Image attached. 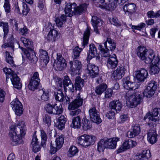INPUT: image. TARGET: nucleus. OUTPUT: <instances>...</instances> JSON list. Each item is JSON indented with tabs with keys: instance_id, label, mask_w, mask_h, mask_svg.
I'll list each match as a JSON object with an SVG mask.
<instances>
[{
	"instance_id": "7ed1b4c3",
	"label": "nucleus",
	"mask_w": 160,
	"mask_h": 160,
	"mask_svg": "<svg viewBox=\"0 0 160 160\" xmlns=\"http://www.w3.org/2000/svg\"><path fill=\"white\" fill-rule=\"evenodd\" d=\"M136 52L139 58L142 60H145V63L147 64L150 63L152 61L151 59L155 55L152 51H148L145 47L142 46L137 48Z\"/></svg>"
},
{
	"instance_id": "cd10ccee",
	"label": "nucleus",
	"mask_w": 160,
	"mask_h": 160,
	"mask_svg": "<svg viewBox=\"0 0 160 160\" xmlns=\"http://www.w3.org/2000/svg\"><path fill=\"white\" fill-rule=\"evenodd\" d=\"M122 104L119 100L113 101L109 104L110 108L115 111L117 112L120 111L122 108Z\"/></svg>"
},
{
	"instance_id": "c9c22d12",
	"label": "nucleus",
	"mask_w": 160,
	"mask_h": 160,
	"mask_svg": "<svg viewBox=\"0 0 160 160\" xmlns=\"http://www.w3.org/2000/svg\"><path fill=\"white\" fill-rule=\"evenodd\" d=\"M66 122V118L64 116H61L58 118L57 124V127L60 130H62L64 128L65 124Z\"/></svg>"
},
{
	"instance_id": "de8ad7c7",
	"label": "nucleus",
	"mask_w": 160,
	"mask_h": 160,
	"mask_svg": "<svg viewBox=\"0 0 160 160\" xmlns=\"http://www.w3.org/2000/svg\"><path fill=\"white\" fill-rule=\"evenodd\" d=\"M82 50V49L78 46L76 47L73 49L72 57L74 59L77 58L79 57L80 53Z\"/></svg>"
},
{
	"instance_id": "79ce46f5",
	"label": "nucleus",
	"mask_w": 160,
	"mask_h": 160,
	"mask_svg": "<svg viewBox=\"0 0 160 160\" xmlns=\"http://www.w3.org/2000/svg\"><path fill=\"white\" fill-rule=\"evenodd\" d=\"M82 121V127L84 130L86 131L90 129L92 127V125L90 121L87 119L86 117L84 118Z\"/></svg>"
},
{
	"instance_id": "dca6fc26",
	"label": "nucleus",
	"mask_w": 160,
	"mask_h": 160,
	"mask_svg": "<svg viewBox=\"0 0 160 160\" xmlns=\"http://www.w3.org/2000/svg\"><path fill=\"white\" fill-rule=\"evenodd\" d=\"M119 140V138L117 137L107 139L105 140L106 148L110 149L115 148L117 145V142Z\"/></svg>"
},
{
	"instance_id": "864d4df0",
	"label": "nucleus",
	"mask_w": 160,
	"mask_h": 160,
	"mask_svg": "<svg viewBox=\"0 0 160 160\" xmlns=\"http://www.w3.org/2000/svg\"><path fill=\"white\" fill-rule=\"evenodd\" d=\"M3 8L5 12L7 13H10L11 12V7L9 0H4Z\"/></svg>"
},
{
	"instance_id": "5fc2aeb1",
	"label": "nucleus",
	"mask_w": 160,
	"mask_h": 160,
	"mask_svg": "<svg viewBox=\"0 0 160 160\" xmlns=\"http://www.w3.org/2000/svg\"><path fill=\"white\" fill-rule=\"evenodd\" d=\"M0 26L3 27V31L4 32V38L8 32V23L1 22L0 23Z\"/></svg>"
},
{
	"instance_id": "4be33fe9",
	"label": "nucleus",
	"mask_w": 160,
	"mask_h": 160,
	"mask_svg": "<svg viewBox=\"0 0 160 160\" xmlns=\"http://www.w3.org/2000/svg\"><path fill=\"white\" fill-rule=\"evenodd\" d=\"M123 9L126 14L131 16L136 10V6L134 3H128L123 7Z\"/></svg>"
},
{
	"instance_id": "bb28decb",
	"label": "nucleus",
	"mask_w": 160,
	"mask_h": 160,
	"mask_svg": "<svg viewBox=\"0 0 160 160\" xmlns=\"http://www.w3.org/2000/svg\"><path fill=\"white\" fill-rule=\"evenodd\" d=\"M151 157V154L149 150H144L141 154L137 155L135 156L136 160L142 159L146 160L148 159Z\"/></svg>"
},
{
	"instance_id": "f257e3e1",
	"label": "nucleus",
	"mask_w": 160,
	"mask_h": 160,
	"mask_svg": "<svg viewBox=\"0 0 160 160\" xmlns=\"http://www.w3.org/2000/svg\"><path fill=\"white\" fill-rule=\"evenodd\" d=\"M130 78L127 77L123 78V84L124 88L129 90L126 93L125 98L127 106L131 108H134L141 102L142 95L138 93H134L133 90L135 89V83L130 81Z\"/></svg>"
},
{
	"instance_id": "423d86ee",
	"label": "nucleus",
	"mask_w": 160,
	"mask_h": 160,
	"mask_svg": "<svg viewBox=\"0 0 160 160\" xmlns=\"http://www.w3.org/2000/svg\"><path fill=\"white\" fill-rule=\"evenodd\" d=\"M156 83L155 81H152L148 83L143 92L144 96L150 98L153 96L157 89Z\"/></svg>"
},
{
	"instance_id": "a211bd4d",
	"label": "nucleus",
	"mask_w": 160,
	"mask_h": 160,
	"mask_svg": "<svg viewBox=\"0 0 160 160\" xmlns=\"http://www.w3.org/2000/svg\"><path fill=\"white\" fill-rule=\"evenodd\" d=\"M10 78L14 87L17 89L21 88L22 87V84L20 81L19 77L14 72L12 74L9 76L8 79Z\"/></svg>"
},
{
	"instance_id": "20e7f679",
	"label": "nucleus",
	"mask_w": 160,
	"mask_h": 160,
	"mask_svg": "<svg viewBox=\"0 0 160 160\" xmlns=\"http://www.w3.org/2000/svg\"><path fill=\"white\" fill-rule=\"evenodd\" d=\"M107 43L108 47L111 51H114L116 47V44L114 41L109 37L107 38L106 41L104 43L105 48H103L102 45H99L98 48V49L101 52L102 56L105 57L109 56V50L107 48Z\"/></svg>"
},
{
	"instance_id": "a19ab883",
	"label": "nucleus",
	"mask_w": 160,
	"mask_h": 160,
	"mask_svg": "<svg viewBox=\"0 0 160 160\" xmlns=\"http://www.w3.org/2000/svg\"><path fill=\"white\" fill-rule=\"evenodd\" d=\"M107 85L105 84H102L96 87L95 89V93L98 95H101L106 89Z\"/></svg>"
},
{
	"instance_id": "412c9836",
	"label": "nucleus",
	"mask_w": 160,
	"mask_h": 160,
	"mask_svg": "<svg viewBox=\"0 0 160 160\" xmlns=\"http://www.w3.org/2000/svg\"><path fill=\"white\" fill-rule=\"evenodd\" d=\"M109 56L107 61V66L109 69H113L117 66L118 61L116 55L114 54Z\"/></svg>"
},
{
	"instance_id": "e433bc0d",
	"label": "nucleus",
	"mask_w": 160,
	"mask_h": 160,
	"mask_svg": "<svg viewBox=\"0 0 160 160\" xmlns=\"http://www.w3.org/2000/svg\"><path fill=\"white\" fill-rule=\"evenodd\" d=\"M66 21V16L63 14L62 15L60 18H56L55 20L56 25L58 27H62Z\"/></svg>"
},
{
	"instance_id": "bf43d9fd",
	"label": "nucleus",
	"mask_w": 160,
	"mask_h": 160,
	"mask_svg": "<svg viewBox=\"0 0 160 160\" xmlns=\"http://www.w3.org/2000/svg\"><path fill=\"white\" fill-rule=\"evenodd\" d=\"M60 148H57L56 145L52 144V142H51V147L50 150V152L52 154H53L55 153L57 150L59 149Z\"/></svg>"
},
{
	"instance_id": "9d476101",
	"label": "nucleus",
	"mask_w": 160,
	"mask_h": 160,
	"mask_svg": "<svg viewBox=\"0 0 160 160\" xmlns=\"http://www.w3.org/2000/svg\"><path fill=\"white\" fill-rule=\"evenodd\" d=\"M40 80L39 75L38 72H35L31 78L28 88L31 90H34L37 88L38 86Z\"/></svg>"
},
{
	"instance_id": "3c124183",
	"label": "nucleus",
	"mask_w": 160,
	"mask_h": 160,
	"mask_svg": "<svg viewBox=\"0 0 160 160\" xmlns=\"http://www.w3.org/2000/svg\"><path fill=\"white\" fill-rule=\"evenodd\" d=\"M5 56L6 62L12 66H13L14 63L13 58L10 55L9 52L8 51H6Z\"/></svg>"
},
{
	"instance_id": "0e129e2a",
	"label": "nucleus",
	"mask_w": 160,
	"mask_h": 160,
	"mask_svg": "<svg viewBox=\"0 0 160 160\" xmlns=\"http://www.w3.org/2000/svg\"><path fill=\"white\" fill-rule=\"evenodd\" d=\"M22 13L23 15H26L29 11V8L27 5L25 3H23Z\"/></svg>"
},
{
	"instance_id": "a878e982",
	"label": "nucleus",
	"mask_w": 160,
	"mask_h": 160,
	"mask_svg": "<svg viewBox=\"0 0 160 160\" xmlns=\"http://www.w3.org/2000/svg\"><path fill=\"white\" fill-rule=\"evenodd\" d=\"M147 139L151 144H154L157 141V135L155 129H150L148 133Z\"/></svg>"
},
{
	"instance_id": "6e6552de",
	"label": "nucleus",
	"mask_w": 160,
	"mask_h": 160,
	"mask_svg": "<svg viewBox=\"0 0 160 160\" xmlns=\"http://www.w3.org/2000/svg\"><path fill=\"white\" fill-rule=\"evenodd\" d=\"M71 74L73 75L79 73V71L82 69V65L80 62L77 60H74L69 62Z\"/></svg>"
},
{
	"instance_id": "c03bdc74",
	"label": "nucleus",
	"mask_w": 160,
	"mask_h": 160,
	"mask_svg": "<svg viewBox=\"0 0 160 160\" xmlns=\"http://www.w3.org/2000/svg\"><path fill=\"white\" fill-rule=\"evenodd\" d=\"M41 136L42 138L41 144L44 147L46 145V141L47 139V135L45 132L43 130H41Z\"/></svg>"
},
{
	"instance_id": "393cba45",
	"label": "nucleus",
	"mask_w": 160,
	"mask_h": 160,
	"mask_svg": "<svg viewBox=\"0 0 160 160\" xmlns=\"http://www.w3.org/2000/svg\"><path fill=\"white\" fill-rule=\"evenodd\" d=\"M148 72L145 69L142 68L136 72V77L139 81H143L147 77Z\"/></svg>"
},
{
	"instance_id": "473e14b6",
	"label": "nucleus",
	"mask_w": 160,
	"mask_h": 160,
	"mask_svg": "<svg viewBox=\"0 0 160 160\" xmlns=\"http://www.w3.org/2000/svg\"><path fill=\"white\" fill-rule=\"evenodd\" d=\"M81 120L79 116L74 117L72 119L71 126L74 128H79L81 126Z\"/></svg>"
},
{
	"instance_id": "f704fd0d",
	"label": "nucleus",
	"mask_w": 160,
	"mask_h": 160,
	"mask_svg": "<svg viewBox=\"0 0 160 160\" xmlns=\"http://www.w3.org/2000/svg\"><path fill=\"white\" fill-rule=\"evenodd\" d=\"M57 35L58 32L55 30L50 31L46 38L48 41H54Z\"/></svg>"
},
{
	"instance_id": "6e6d98bb",
	"label": "nucleus",
	"mask_w": 160,
	"mask_h": 160,
	"mask_svg": "<svg viewBox=\"0 0 160 160\" xmlns=\"http://www.w3.org/2000/svg\"><path fill=\"white\" fill-rule=\"evenodd\" d=\"M54 106L55 105H51L50 104H47L45 108L47 112L50 114L53 113Z\"/></svg>"
},
{
	"instance_id": "09e8293b",
	"label": "nucleus",
	"mask_w": 160,
	"mask_h": 160,
	"mask_svg": "<svg viewBox=\"0 0 160 160\" xmlns=\"http://www.w3.org/2000/svg\"><path fill=\"white\" fill-rule=\"evenodd\" d=\"M110 23L117 27H120L121 25V22L116 17H112L109 19Z\"/></svg>"
},
{
	"instance_id": "9b49d317",
	"label": "nucleus",
	"mask_w": 160,
	"mask_h": 160,
	"mask_svg": "<svg viewBox=\"0 0 160 160\" xmlns=\"http://www.w3.org/2000/svg\"><path fill=\"white\" fill-rule=\"evenodd\" d=\"M11 104L17 115L20 116L22 114L23 109L22 105L17 98H16L12 101Z\"/></svg>"
},
{
	"instance_id": "5701e85b",
	"label": "nucleus",
	"mask_w": 160,
	"mask_h": 160,
	"mask_svg": "<svg viewBox=\"0 0 160 160\" xmlns=\"http://www.w3.org/2000/svg\"><path fill=\"white\" fill-rule=\"evenodd\" d=\"M77 5L75 3H68L66 5L65 8L66 16L72 17L74 13V11Z\"/></svg>"
},
{
	"instance_id": "052dcab7",
	"label": "nucleus",
	"mask_w": 160,
	"mask_h": 160,
	"mask_svg": "<svg viewBox=\"0 0 160 160\" xmlns=\"http://www.w3.org/2000/svg\"><path fill=\"white\" fill-rule=\"evenodd\" d=\"M63 83V85L64 87L67 86L69 84L72 83L71 80H70L69 77L68 76H64Z\"/></svg>"
},
{
	"instance_id": "4d7b16f0",
	"label": "nucleus",
	"mask_w": 160,
	"mask_h": 160,
	"mask_svg": "<svg viewBox=\"0 0 160 160\" xmlns=\"http://www.w3.org/2000/svg\"><path fill=\"white\" fill-rule=\"evenodd\" d=\"M43 121L47 126H49L51 125V120L49 116L46 114L43 118Z\"/></svg>"
},
{
	"instance_id": "4c0bfd02",
	"label": "nucleus",
	"mask_w": 160,
	"mask_h": 160,
	"mask_svg": "<svg viewBox=\"0 0 160 160\" xmlns=\"http://www.w3.org/2000/svg\"><path fill=\"white\" fill-rule=\"evenodd\" d=\"M21 41L23 43L24 45L28 49L32 50L33 43L31 40L24 37H22L21 38Z\"/></svg>"
},
{
	"instance_id": "49530a36",
	"label": "nucleus",
	"mask_w": 160,
	"mask_h": 160,
	"mask_svg": "<svg viewBox=\"0 0 160 160\" xmlns=\"http://www.w3.org/2000/svg\"><path fill=\"white\" fill-rule=\"evenodd\" d=\"M105 143V140L103 139H101L98 143L97 149L99 152L103 151L105 148H106Z\"/></svg>"
},
{
	"instance_id": "338daca9",
	"label": "nucleus",
	"mask_w": 160,
	"mask_h": 160,
	"mask_svg": "<svg viewBox=\"0 0 160 160\" xmlns=\"http://www.w3.org/2000/svg\"><path fill=\"white\" fill-rule=\"evenodd\" d=\"M127 134L128 137L130 138H134L136 136L138 135L132 129H131V130L128 131L127 132Z\"/></svg>"
},
{
	"instance_id": "72a5a7b5",
	"label": "nucleus",
	"mask_w": 160,
	"mask_h": 160,
	"mask_svg": "<svg viewBox=\"0 0 160 160\" xmlns=\"http://www.w3.org/2000/svg\"><path fill=\"white\" fill-rule=\"evenodd\" d=\"M117 0H108V4L107 5H103V8L107 9H114L116 7Z\"/></svg>"
},
{
	"instance_id": "f03ea898",
	"label": "nucleus",
	"mask_w": 160,
	"mask_h": 160,
	"mask_svg": "<svg viewBox=\"0 0 160 160\" xmlns=\"http://www.w3.org/2000/svg\"><path fill=\"white\" fill-rule=\"evenodd\" d=\"M26 127L23 121L19 122L17 125L11 126L9 131L11 144L15 146L22 142V138L26 134Z\"/></svg>"
},
{
	"instance_id": "a18cd8bd",
	"label": "nucleus",
	"mask_w": 160,
	"mask_h": 160,
	"mask_svg": "<svg viewBox=\"0 0 160 160\" xmlns=\"http://www.w3.org/2000/svg\"><path fill=\"white\" fill-rule=\"evenodd\" d=\"M43 94L41 96V99L44 101H47L48 100L49 98L50 90L48 89H45L43 88L42 89Z\"/></svg>"
},
{
	"instance_id": "39448f33",
	"label": "nucleus",
	"mask_w": 160,
	"mask_h": 160,
	"mask_svg": "<svg viewBox=\"0 0 160 160\" xmlns=\"http://www.w3.org/2000/svg\"><path fill=\"white\" fill-rule=\"evenodd\" d=\"M96 139L95 136L84 134L78 137V143L82 147L86 148L93 145Z\"/></svg>"
},
{
	"instance_id": "7c9ffc66",
	"label": "nucleus",
	"mask_w": 160,
	"mask_h": 160,
	"mask_svg": "<svg viewBox=\"0 0 160 160\" xmlns=\"http://www.w3.org/2000/svg\"><path fill=\"white\" fill-rule=\"evenodd\" d=\"M84 80L80 77H77L75 79V88L77 90H80L84 85Z\"/></svg>"
},
{
	"instance_id": "e2e57ef3",
	"label": "nucleus",
	"mask_w": 160,
	"mask_h": 160,
	"mask_svg": "<svg viewBox=\"0 0 160 160\" xmlns=\"http://www.w3.org/2000/svg\"><path fill=\"white\" fill-rule=\"evenodd\" d=\"M132 129L138 135H139L140 132V126L138 124H136L134 126H132Z\"/></svg>"
},
{
	"instance_id": "c756f323",
	"label": "nucleus",
	"mask_w": 160,
	"mask_h": 160,
	"mask_svg": "<svg viewBox=\"0 0 160 160\" xmlns=\"http://www.w3.org/2000/svg\"><path fill=\"white\" fill-rule=\"evenodd\" d=\"M98 55L97 50L95 45L91 44L89 45V50L88 52V58L91 59L92 58Z\"/></svg>"
},
{
	"instance_id": "ddd939ff",
	"label": "nucleus",
	"mask_w": 160,
	"mask_h": 160,
	"mask_svg": "<svg viewBox=\"0 0 160 160\" xmlns=\"http://www.w3.org/2000/svg\"><path fill=\"white\" fill-rule=\"evenodd\" d=\"M126 69L124 66H120L112 73L111 77L113 79L117 80L121 79L124 75Z\"/></svg>"
},
{
	"instance_id": "b1692460",
	"label": "nucleus",
	"mask_w": 160,
	"mask_h": 160,
	"mask_svg": "<svg viewBox=\"0 0 160 160\" xmlns=\"http://www.w3.org/2000/svg\"><path fill=\"white\" fill-rule=\"evenodd\" d=\"M92 21L94 31L97 34H99V32L98 27L100 26L103 24V22L100 18L95 16L92 17Z\"/></svg>"
},
{
	"instance_id": "680f3d73",
	"label": "nucleus",
	"mask_w": 160,
	"mask_h": 160,
	"mask_svg": "<svg viewBox=\"0 0 160 160\" xmlns=\"http://www.w3.org/2000/svg\"><path fill=\"white\" fill-rule=\"evenodd\" d=\"M146 24L143 23H141L138 26H132V29H136L138 30H141L142 28L145 27Z\"/></svg>"
},
{
	"instance_id": "8fccbe9b",
	"label": "nucleus",
	"mask_w": 160,
	"mask_h": 160,
	"mask_svg": "<svg viewBox=\"0 0 160 160\" xmlns=\"http://www.w3.org/2000/svg\"><path fill=\"white\" fill-rule=\"evenodd\" d=\"M78 152L77 148L74 146H71L68 151V156L72 157L75 155Z\"/></svg>"
},
{
	"instance_id": "58836bf2",
	"label": "nucleus",
	"mask_w": 160,
	"mask_h": 160,
	"mask_svg": "<svg viewBox=\"0 0 160 160\" xmlns=\"http://www.w3.org/2000/svg\"><path fill=\"white\" fill-rule=\"evenodd\" d=\"M64 136L62 135L58 136L56 138L55 142L57 148H61L64 143Z\"/></svg>"
},
{
	"instance_id": "37998d69",
	"label": "nucleus",
	"mask_w": 160,
	"mask_h": 160,
	"mask_svg": "<svg viewBox=\"0 0 160 160\" xmlns=\"http://www.w3.org/2000/svg\"><path fill=\"white\" fill-rule=\"evenodd\" d=\"M55 98L57 101L60 102H63L64 94L62 91L58 90L56 93H55Z\"/></svg>"
},
{
	"instance_id": "2eb2a0df",
	"label": "nucleus",
	"mask_w": 160,
	"mask_h": 160,
	"mask_svg": "<svg viewBox=\"0 0 160 160\" xmlns=\"http://www.w3.org/2000/svg\"><path fill=\"white\" fill-rule=\"evenodd\" d=\"M83 100V98L81 97L80 93H78L76 99L69 105L68 109L69 110H74L78 108L82 105Z\"/></svg>"
},
{
	"instance_id": "aec40b11",
	"label": "nucleus",
	"mask_w": 160,
	"mask_h": 160,
	"mask_svg": "<svg viewBox=\"0 0 160 160\" xmlns=\"http://www.w3.org/2000/svg\"><path fill=\"white\" fill-rule=\"evenodd\" d=\"M136 145L137 142L136 141L131 139L127 140L123 143L120 148L118 149V152H122L126 150L132 148L133 147L136 146Z\"/></svg>"
},
{
	"instance_id": "f8f14e48",
	"label": "nucleus",
	"mask_w": 160,
	"mask_h": 160,
	"mask_svg": "<svg viewBox=\"0 0 160 160\" xmlns=\"http://www.w3.org/2000/svg\"><path fill=\"white\" fill-rule=\"evenodd\" d=\"M89 113L91 119L93 122L98 124L101 122L102 120L99 115V113L95 107L91 108L89 111Z\"/></svg>"
},
{
	"instance_id": "f3484780",
	"label": "nucleus",
	"mask_w": 160,
	"mask_h": 160,
	"mask_svg": "<svg viewBox=\"0 0 160 160\" xmlns=\"http://www.w3.org/2000/svg\"><path fill=\"white\" fill-rule=\"evenodd\" d=\"M87 70L92 78L97 77L98 75V67L94 64L89 63L87 65Z\"/></svg>"
},
{
	"instance_id": "4468645a",
	"label": "nucleus",
	"mask_w": 160,
	"mask_h": 160,
	"mask_svg": "<svg viewBox=\"0 0 160 160\" xmlns=\"http://www.w3.org/2000/svg\"><path fill=\"white\" fill-rule=\"evenodd\" d=\"M57 61L54 63V66L56 67L58 70H61L66 67L67 63L65 59L60 53L57 54Z\"/></svg>"
},
{
	"instance_id": "c85d7f7f",
	"label": "nucleus",
	"mask_w": 160,
	"mask_h": 160,
	"mask_svg": "<svg viewBox=\"0 0 160 160\" xmlns=\"http://www.w3.org/2000/svg\"><path fill=\"white\" fill-rule=\"evenodd\" d=\"M39 57L41 62L46 65L49 61V58L48 52L43 49L40 50Z\"/></svg>"
},
{
	"instance_id": "6ab92c4d",
	"label": "nucleus",
	"mask_w": 160,
	"mask_h": 160,
	"mask_svg": "<svg viewBox=\"0 0 160 160\" xmlns=\"http://www.w3.org/2000/svg\"><path fill=\"white\" fill-rule=\"evenodd\" d=\"M19 48H20L22 49L23 51H24V52L26 55L27 57L30 61V63L31 64H35L37 62L38 58L36 56L35 53L32 48V50L28 49L30 51V52H29L28 51L25 50V49H23L22 47L19 46Z\"/></svg>"
},
{
	"instance_id": "603ef678",
	"label": "nucleus",
	"mask_w": 160,
	"mask_h": 160,
	"mask_svg": "<svg viewBox=\"0 0 160 160\" xmlns=\"http://www.w3.org/2000/svg\"><path fill=\"white\" fill-rule=\"evenodd\" d=\"M63 112L62 106L60 104L59 106L55 105L53 113L55 114L59 115L61 114Z\"/></svg>"
},
{
	"instance_id": "69168bd1",
	"label": "nucleus",
	"mask_w": 160,
	"mask_h": 160,
	"mask_svg": "<svg viewBox=\"0 0 160 160\" xmlns=\"http://www.w3.org/2000/svg\"><path fill=\"white\" fill-rule=\"evenodd\" d=\"M106 116L109 119H113L115 117V112L112 110L111 111H109L106 114Z\"/></svg>"
},
{
	"instance_id": "ea45409f",
	"label": "nucleus",
	"mask_w": 160,
	"mask_h": 160,
	"mask_svg": "<svg viewBox=\"0 0 160 160\" xmlns=\"http://www.w3.org/2000/svg\"><path fill=\"white\" fill-rule=\"evenodd\" d=\"M90 32V31L89 29L88 28H87L84 32L83 36V41L82 42V46H83V48L88 43Z\"/></svg>"
},
{
	"instance_id": "774afa93",
	"label": "nucleus",
	"mask_w": 160,
	"mask_h": 160,
	"mask_svg": "<svg viewBox=\"0 0 160 160\" xmlns=\"http://www.w3.org/2000/svg\"><path fill=\"white\" fill-rule=\"evenodd\" d=\"M6 94L5 92L3 90L0 89V102H2L4 100V98Z\"/></svg>"
},
{
	"instance_id": "1a4fd4ad",
	"label": "nucleus",
	"mask_w": 160,
	"mask_h": 160,
	"mask_svg": "<svg viewBox=\"0 0 160 160\" xmlns=\"http://www.w3.org/2000/svg\"><path fill=\"white\" fill-rule=\"evenodd\" d=\"M151 59L152 61L150 72L152 74H154L158 73L160 70V59L155 55Z\"/></svg>"
},
{
	"instance_id": "13d9d810",
	"label": "nucleus",
	"mask_w": 160,
	"mask_h": 160,
	"mask_svg": "<svg viewBox=\"0 0 160 160\" xmlns=\"http://www.w3.org/2000/svg\"><path fill=\"white\" fill-rule=\"evenodd\" d=\"M3 71L6 75V80L7 81L8 78H9V76L10 75L12 74L14 72L10 68H5L3 69Z\"/></svg>"
},
{
	"instance_id": "2f4dec72",
	"label": "nucleus",
	"mask_w": 160,
	"mask_h": 160,
	"mask_svg": "<svg viewBox=\"0 0 160 160\" xmlns=\"http://www.w3.org/2000/svg\"><path fill=\"white\" fill-rule=\"evenodd\" d=\"M87 8V5L85 3L81 4L77 7L76 6L74 11L73 14L76 15H79L85 11Z\"/></svg>"
},
{
	"instance_id": "0eeeda50",
	"label": "nucleus",
	"mask_w": 160,
	"mask_h": 160,
	"mask_svg": "<svg viewBox=\"0 0 160 160\" xmlns=\"http://www.w3.org/2000/svg\"><path fill=\"white\" fill-rule=\"evenodd\" d=\"M160 118V108H154L152 113H148L144 117V120H146L147 119H149V122L152 121L155 122L158 120Z\"/></svg>"
}]
</instances>
